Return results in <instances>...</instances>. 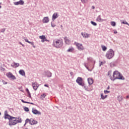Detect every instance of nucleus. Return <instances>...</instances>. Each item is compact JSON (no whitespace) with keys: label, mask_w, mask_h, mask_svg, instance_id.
I'll return each mask as SVG.
<instances>
[{"label":"nucleus","mask_w":129,"mask_h":129,"mask_svg":"<svg viewBox=\"0 0 129 129\" xmlns=\"http://www.w3.org/2000/svg\"><path fill=\"white\" fill-rule=\"evenodd\" d=\"M108 76H110V71L108 72Z\"/></svg>","instance_id":"603ef678"},{"label":"nucleus","mask_w":129,"mask_h":129,"mask_svg":"<svg viewBox=\"0 0 129 129\" xmlns=\"http://www.w3.org/2000/svg\"><path fill=\"white\" fill-rule=\"evenodd\" d=\"M25 123L27 124V123H29L30 124L31 123V119H29V118H27L26 120H25Z\"/></svg>","instance_id":"393cba45"},{"label":"nucleus","mask_w":129,"mask_h":129,"mask_svg":"<svg viewBox=\"0 0 129 129\" xmlns=\"http://www.w3.org/2000/svg\"><path fill=\"white\" fill-rule=\"evenodd\" d=\"M46 75L47 77H52V73L50 72H47L46 73Z\"/></svg>","instance_id":"412c9836"},{"label":"nucleus","mask_w":129,"mask_h":129,"mask_svg":"<svg viewBox=\"0 0 129 129\" xmlns=\"http://www.w3.org/2000/svg\"><path fill=\"white\" fill-rule=\"evenodd\" d=\"M46 96H47V95L46 94V93H43L41 95L40 98L42 99V100H43L44 98H45V97H46Z\"/></svg>","instance_id":"5701e85b"},{"label":"nucleus","mask_w":129,"mask_h":129,"mask_svg":"<svg viewBox=\"0 0 129 129\" xmlns=\"http://www.w3.org/2000/svg\"><path fill=\"white\" fill-rule=\"evenodd\" d=\"M19 73L20 74V75H22V76H25L26 75L25 71H24V70H20L19 71Z\"/></svg>","instance_id":"a211bd4d"},{"label":"nucleus","mask_w":129,"mask_h":129,"mask_svg":"<svg viewBox=\"0 0 129 129\" xmlns=\"http://www.w3.org/2000/svg\"><path fill=\"white\" fill-rule=\"evenodd\" d=\"M58 17L59 14H58V13H54L52 16V21L54 22Z\"/></svg>","instance_id":"ddd939ff"},{"label":"nucleus","mask_w":129,"mask_h":129,"mask_svg":"<svg viewBox=\"0 0 129 129\" xmlns=\"http://www.w3.org/2000/svg\"><path fill=\"white\" fill-rule=\"evenodd\" d=\"M2 3H0V5H2Z\"/></svg>","instance_id":"69168bd1"},{"label":"nucleus","mask_w":129,"mask_h":129,"mask_svg":"<svg viewBox=\"0 0 129 129\" xmlns=\"http://www.w3.org/2000/svg\"><path fill=\"white\" fill-rule=\"evenodd\" d=\"M101 48L103 51H105L106 50H107V47L104 45H101Z\"/></svg>","instance_id":"bb28decb"},{"label":"nucleus","mask_w":129,"mask_h":129,"mask_svg":"<svg viewBox=\"0 0 129 129\" xmlns=\"http://www.w3.org/2000/svg\"><path fill=\"white\" fill-rule=\"evenodd\" d=\"M28 43L29 44H31V45H32V46L33 47V48H36V46H35V44H34V42L29 41V42Z\"/></svg>","instance_id":"c85d7f7f"},{"label":"nucleus","mask_w":129,"mask_h":129,"mask_svg":"<svg viewBox=\"0 0 129 129\" xmlns=\"http://www.w3.org/2000/svg\"><path fill=\"white\" fill-rule=\"evenodd\" d=\"M0 9H2V6L0 5Z\"/></svg>","instance_id":"680f3d73"},{"label":"nucleus","mask_w":129,"mask_h":129,"mask_svg":"<svg viewBox=\"0 0 129 129\" xmlns=\"http://www.w3.org/2000/svg\"><path fill=\"white\" fill-rule=\"evenodd\" d=\"M21 102H23V103H29L28 102H27L26 101H24V100L22 99Z\"/></svg>","instance_id":"ea45409f"},{"label":"nucleus","mask_w":129,"mask_h":129,"mask_svg":"<svg viewBox=\"0 0 129 129\" xmlns=\"http://www.w3.org/2000/svg\"><path fill=\"white\" fill-rule=\"evenodd\" d=\"M32 87L34 90H35V91H36V90L38 89V88L39 87V86H40V85H39V84H38L37 82L32 83Z\"/></svg>","instance_id":"9b49d317"},{"label":"nucleus","mask_w":129,"mask_h":129,"mask_svg":"<svg viewBox=\"0 0 129 129\" xmlns=\"http://www.w3.org/2000/svg\"><path fill=\"white\" fill-rule=\"evenodd\" d=\"M81 35L83 38H89V34L88 33H85L84 34L83 32H82Z\"/></svg>","instance_id":"6ab92c4d"},{"label":"nucleus","mask_w":129,"mask_h":129,"mask_svg":"<svg viewBox=\"0 0 129 129\" xmlns=\"http://www.w3.org/2000/svg\"><path fill=\"white\" fill-rule=\"evenodd\" d=\"M19 44H20V45H22V46L25 47V45H24L23 43H22V42H19Z\"/></svg>","instance_id":"09e8293b"},{"label":"nucleus","mask_w":129,"mask_h":129,"mask_svg":"<svg viewBox=\"0 0 129 129\" xmlns=\"http://www.w3.org/2000/svg\"><path fill=\"white\" fill-rule=\"evenodd\" d=\"M76 82L80 85V86H82V87L84 86L85 83L84 81H83V79L81 77H78L76 81Z\"/></svg>","instance_id":"423d86ee"},{"label":"nucleus","mask_w":129,"mask_h":129,"mask_svg":"<svg viewBox=\"0 0 129 129\" xmlns=\"http://www.w3.org/2000/svg\"><path fill=\"white\" fill-rule=\"evenodd\" d=\"M110 67H114V66H115V64L113 62H111L110 63Z\"/></svg>","instance_id":"2f4dec72"},{"label":"nucleus","mask_w":129,"mask_h":129,"mask_svg":"<svg viewBox=\"0 0 129 129\" xmlns=\"http://www.w3.org/2000/svg\"><path fill=\"white\" fill-rule=\"evenodd\" d=\"M4 118L5 119H9V125L13 126V125H16L17 123H21V120H18V117H15L8 113V110H6L4 112Z\"/></svg>","instance_id":"f257e3e1"},{"label":"nucleus","mask_w":129,"mask_h":129,"mask_svg":"<svg viewBox=\"0 0 129 129\" xmlns=\"http://www.w3.org/2000/svg\"><path fill=\"white\" fill-rule=\"evenodd\" d=\"M110 80H112V81H113V79H112V77H111V75H110Z\"/></svg>","instance_id":"49530a36"},{"label":"nucleus","mask_w":129,"mask_h":129,"mask_svg":"<svg viewBox=\"0 0 129 129\" xmlns=\"http://www.w3.org/2000/svg\"><path fill=\"white\" fill-rule=\"evenodd\" d=\"M70 74H71V75H73V72H71Z\"/></svg>","instance_id":"4d7b16f0"},{"label":"nucleus","mask_w":129,"mask_h":129,"mask_svg":"<svg viewBox=\"0 0 129 129\" xmlns=\"http://www.w3.org/2000/svg\"><path fill=\"white\" fill-rule=\"evenodd\" d=\"M114 34H117V31L114 30Z\"/></svg>","instance_id":"3c124183"},{"label":"nucleus","mask_w":129,"mask_h":129,"mask_svg":"<svg viewBox=\"0 0 129 129\" xmlns=\"http://www.w3.org/2000/svg\"><path fill=\"white\" fill-rule=\"evenodd\" d=\"M64 42H65L66 44H68L69 43V42H70V40H69V39H67V37H65L64 38Z\"/></svg>","instance_id":"b1692460"},{"label":"nucleus","mask_w":129,"mask_h":129,"mask_svg":"<svg viewBox=\"0 0 129 129\" xmlns=\"http://www.w3.org/2000/svg\"><path fill=\"white\" fill-rule=\"evenodd\" d=\"M101 99H103V100L105 99L104 96L103 95V94H102V93L101 94Z\"/></svg>","instance_id":"e433bc0d"},{"label":"nucleus","mask_w":129,"mask_h":129,"mask_svg":"<svg viewBox=\"0 0 129 129\" xmlns=\"http://www.w3.org/2000/svg\"><path fill=\"white\" fill-rule=\"evenodd\" d=\"M97 21L98 22H103V21H105V20L101 19V16L99 15V16H98V17L97 18Z\"/></svg>","instance_id":"aec40b11"},{"label":"nucleus","mask_w":129,"mask_h":129,"mask_svg":"<svg viewBox=\"0 0 129 129\" xmlns=\"http://www.w3.org/2000/svg\"><path fill=\"white\" fill-rule=\"evenodd\" d=\"M13 4L15 5V6H19L20 5V6H23V5L25 4V2L23 0H20L18 2H14Z\"/></svg>","instance_id":"9d476101"},{"label":"nucleus","mask_w":129,"mask_h":129,"mask_svg":"<svg viewBox=\"0 0 129 129\" xmlns=\"http://www.w3.org/2000/svg\"><path fill=\"white\" fill-rule=\"evenodd\" d=\"M114 56V51L112 49H109L105 55L107 59H112Z\"/></svg>","instance_id":"39448f33"},{"label":"nucleus","mask_w":129,"mask_h":129,"mask_svg":"<svg viewBox=\"0 0 129 129\" xmlns=\"http://www.w3.org/2000/svg\"><path fill=\"white\" fill-rule=\"evenodd\" d=\"M103 64V62L102 61H101L100 62V63H99V67H101V65H102Z\"/></svg>","instance_id":"37998d69"},{"label":"nucleus","mask_w":129,"mask_h":129,"mask_svg":"<svg viewBox=\"0 0 129 129\" xmlns=\"http://www.w3.org/2000/svg\"><path fill=\"white\" fill-rule=\"evenodd\" d=\"M111 25L112 27H115L116 26V23L114 21L111 22Z\"/></svg>","instance_id":"a878e982"},{"label":"nucleus","mask_w":129,"mask_h":129,"mask_svg":"<svg viewBox=\"0 0 129 129\" xmlns=\"http://www.w3.org/2000/svg\"><path fill=\"white\" fill-rule=\"evenodd\" d=\"M24 109L25 111H26L27 112H28V111H29V108H28V107H24Z\"/></svg>","instance_id":"7c9ffc66"},{"label":"nucleus","mask_w":129,"mask_h":129,"mask_svg":"<svg viewBox=\"0 0 129 129\" xmlns=\"http://www.w3.org/2000/svg\"><path fill=\"white\" fill-rule=\"evenodd\" d=\"M109 88H110V87H109V86H108L107 87V90H108V89H109Z\"/></svg>","instance_id":"5fc2aeb1"},{"label":"nucleus","mask_w":129,"mask_h":129,"mask_svg":"<svg viewBox=\"0 0 129 129\" xmlns=\"http://www.w3.org/2000/svg\"><path fill=\"white\" fill-rule=\"evenodd\" d=\"M83 4H86L88 0H81Z\"/></svg>","instance_id":"f704fd0d"},{"label":"nucleus","mask_w":129,"mask_h":129,"mask_svg":"<svg viewBox=\"0 0 129 129\" xmlns=\"http://www.w3.org/2000/svg\"><path fill=\"white\" fill-rule=\"evenodd\" d=\"M44 86L45 87H49V85L48 84H45Z\"/></svg>","instance_id":"8fccbe9b"},{"label":"nucleus","mask_w":129,"mask_h":129,"mask_svg":"<svg viewBox=\"0 0 129 129\" xmlns=\"http://www.w3.org/2000/svg\"><path fill=\"white\" fill-rule=\"evenodd\" d=\"M26 124H27V123H25V124H24V126H26Z\"/></svg>","instance_id":"bf43d9fd"},{"label":"nucleus","mask_w":129,"mask_h":129,"mask_svg":"<svg viewBox=\"0 0 129 129\" xmlns=\"http://www.w3.org/2000/svg\"><path fill=\"white\" fill-rule=\"evenodd\" d=\"M121 24H123V25H128V23L126 21H122Z\"/></svg>","instance_id":"72a5a7b5"},{"label":"nucleus","mask_w":129,"mask_h":129,"mask_svg":"<svg viewBox=\"0 0 129 129\" xmlns=\"http://www.w3.org/2000/svg\"><path fill=\"white\" fill-rule=\"evenodd\" d=\"M127 26H129V24H128V25H127Z\"/></svg>","instance_id":"338daca9"},{"label":"nucleus","mask_w":129,"mask_h":129,"mask_svg":"<svg viewBox=\"0 0 129 129\" xmlns=\"http://www.w3.org/2000/svg\"><path fill=\"white\" fill-rule=\"evenodd\" d=\"M126 98H129V96H126Z\"/></svg>","instance_id":"13d9d810"},{"label":"nucleus","mask_w":129,"mask_h":129,"mask_svg":"<svg viewBox=\"0 0 129 129\" xmlns=\"http://www.w3.org/2000/svg\"><path fill=\"white\" fill-rule=\"evenodd\" d=\"M30 122L31 125H34V124H37V123H38V121L34 120L33 118H30Z\"/></svg>","instance_id":"2eb2a0df"},{"label":"nucleus","mask_w":129,"mask_h":129,"mask_svg":"<svg viewBox=\"0 0 129 129\" xmlns=\"http://www.w3.org/2000/svg\"><path fill=\"white\" fill-rule=\"evenodd\" d=\"M84 88L85 90H86V91H92L93 90V88H92V86H91V85H89L88 86H86L85 85V84H84V86L83 87Z\"/></svg>","instance_id":"1a4fd4ad"},{"label":"nucleus","mask_w":129,"mask_h":129,"mask_svg":"<svg viewBox=\"0 0 129 129\" xmlns=\"http://www.w3.org/2000/svg\"><path fill=\"white\" fill-rule=\"evenodd\" d=\"M88 62H84V66L88 70V71H92V69L94 68V65L95 64V60L91 57L87 58Z\"/></svg>","instance_id":"f03ea898"},{"label":"nucleus","mask_w":129,"mask_h":129,"mask_svg":"<svg viewBox=\"0 0 129 129\" xmlns=\"http://www.w3.org/2000/svg\"><path fill=\"white\" fill-rule=\"evenodd\" d=\"M24 40H25V42H26L27 43H29V42H30V41L28 40V39H26V38H25Z\"/></svg>","instance_id":"c03bdc74"},{"label":"nucleus","mask_w":129,"mask_h":129,"mask_svg":"<svg viewBox=\"0 0 129 129\" xmlns=\"http://www.w3.org/2000/svg\"><path fill=\"white\" fill-rule=\"evenodd\" d=\"M15 68H17V67H19L20 66V63L17 62H14Z\"/></svg>","instance_id":"cd10ccee"},{"label":"nucleus","mask_w":129,"mask_h":129,"mask_svg":"<svg viewBox=\"0 0 129 129\" xmlns=\"http://www.w3.org/2000/svg\"><path fill=\"white\" fill-rule=\"evenodd\" d=\"M74 51V48L71 47L69 48L67 50V52H70V53H72Z\"/></svg>","instance_id":"4be33fe9"},{"label":"nucleus","mask_w":129,"mask_h":129,"mask_svg":"<svg viewBox=\"0 0 129 129\" xmlns=\"http://www.w3.org/2000/svg\"><path fill=\"white\" fill-rule=\"evenodd\" d=\"M2 82L3 83V84H4V85L8 84V82L5 81V80H2Z\"/></svg>","instance_id":"79ce46f5"},{"label":"nucleus","mask_w":129,"mask_h":129,"mask_svg":"<svg viewBox=\"0 0 129 129\" xmlns=\"http://www.w3.org/2000/svg\"><path fill=\"white\" fill-rule=\"evenodd\" d=\"M53 46L55 48H61L63 46V41L59 39L53 40Z\"/></svg>","instance_id":"20e7f679"},{"label":"nucleus","mask_w":129,"mask_h":129,"mask_svg":"<svg viewBox=\"0 0 129 129\" xmlns=\"http://www.w3.org/2000/svg\"><path fill=\"white\" fill-rule=\"evenodd\" d=\"M88 84L89 85H92V84H93V79L91 78H88Z\"/></svg>","instance_id":"dca6fc26"},{"label":"nucleus","mask_w":129,"mask_h":129,"mask_svg":"<svg viewBox=\"0 0 129 129\" xmlns=\"http://www.w3.org/2000/svg\"><path fill=\"white\" fill-rule=\"evenodd\" d=\"M27 94H28V97H29V98L32 99V96H31V93H30V92L29 93H27Z\"/></svg>","instance_id":"4c0bfd02"},{"label":"nucleus","mask_w":129,"mask_h":129,"mask_svg":"<svg viewBox=\"0 0 129 129\" xmlns=\"http://www.w3.org/2000/svg\"><path fill=\"white\" fill-rule=\"evenodd\" d=\"M5 31H6L5 28H3V29H1V33H5Z\"/></svg>","instance_id":"a19ab883"},{"label":"nucleus","mask_w":129,"mask_h":129,"mask_svg":"<svg viewBox=\"0 0 129 129\" xmlns=\"http://www.w3.org/2000/svg\"><path fill=\"white\" fill-rule=\"evenodd\" d=\"M28 104H32V105H34V103H32V102H28V103H27Z\"/></svg>","instance_id":"de8ad7c7"},{"label":"nucleus","mask_w":129,"mask_h":129,"mask_svg":"<svg viewBox=\"0 0 129 129\" xmlns=\"http://www.w3.org/2000/svg\"><path fill=\"white\" fill-rule=\"evenodd\" d=\"M107 97V95H105L104 96V98H105H105H106Z\"/></svg>","instance_id":"6e6d98bb"},{"label":"nucleus","mask_w":129,"mask_h":129,"mask_svg":"<svg viewBox=\"0 0 129 129\" xmlns=\"http://www.w3.org/2000/svg\"><path fill=\"white\" fill-rule=\"evenodd\" d=\"M17 120H20L21 122H22V121H23V119L21 118V117H17Z\"/></svg>","instance_id":"58836bf2"},{"label":"nucleus","mask_w":129,"mask_h":129,"mask_svg":"<svg viewBox=\"0 0 129 129\" xmlns=\"http://www.w3.org/2000/svg\"><path fill=\"white\" fill-rule=\"evenodd\" d=\"M60 27L62 28V27H63V26L61 25Z\"/></svg>","instance_id":"0e129e2a"},{"label":"nucleus","mask_w":129,"mask_h":129,"mask_svg":"<svg viewBox=\"0 0 129 129\" xmlns=\"http://www.w3.org/2000/svg\"><path fill=\"white\" fill-rule=\"evenodd\" d=\"M91 24L93 25V26H97V23L94 22V21H91Z\"/></svg>","instance_id":"c756f323"},{"label":"nucleus","mask_w":129,"mask_h":129,"mask_svg":"<svg viewBox=\"0 0 129 129\" xmlns=\"http://www.w3.org/2000/svg\"><path fill=\"white\" fill-rule=\"evenodd\" d=\"M6 75L8 78H10L12 80H16L17 79V78H16V76H15L11 72L7 73L6 74Z\"/></svg>","instance_id":"6e6552de"},{"label":"nucleus","mask_w":129,"mask_h":129,"mask_svg":"<svg viewBox=\"0 0 129 129\" xmlns=\"http://www.w3.org/2000/svg\"><path fill=\"white\" fill-rule=\"evenodd\" d=\"M11 67H14V66L13 64H11Z\"/></svg>","instance_id":"052dcab7"},{"label":"nucleus","mask_w":129,"mask_h":129,"mask_svg":"<svg viewBox=\"0 0 129 129\" xmlns=\"http://www.w3.org/2000/svg\"><path fill=\"white\" fill-rule=\"evenodd\" d=\"M25 90H26V92H27V93H29V92H30V91H29V89H28V88H26Z\"/></svg>","instance_id":"a18cd8bd"},{"label":"nucleus","mask_w":129,"mask_h":129,"mask_svg":"<svg viewBox=\"0 0 129 129\" xmlns=\"http://www.w3.org/2000/svg\"><path fill=\"white\" fill-rule=\"evenodd\" d=\"M2 115V113L0 112V115Z\"/></svg>","instance_id":"e2e57ef3"},{"label":"nucleus","mask_w":129,"mask_h":129,"mask_svg":"<svg viewBox=\"0 0 129 129\" xmlns=\"http://www.w3.org/2000/svg\"><path fill=\"white\" fill-rule=\"evenodd\" d=\"M113 81L116 80V79H119V80H124L125 79L124 77L122 76V75H121L120 73L118 71H114L113 73Z\"/></svg>","instance_id":"7ed1b4c3"},{"label":"nucleus","mask_w":129,"mask_h":129,"mask_svg":"<svg viewBox=\"0 0 129 129\" xmlns=\"http://www.w3.org/2000/svg\"><path fill=\"white\" fill-rule=\"evenodd\" d=\"M42 22L44 24L49 23V17H44L43 19Z\"/></svg>","instance_id":"f3484780"},{"label":"nucleus","mask_w":129,"mask_h":129,"mask_svg":"<svg viewBox=\"0 0 129 129\" xmlns=\"http://www.w3.org/2000/svg\"><path fill=\"white\" fill-rule=\"evenodd\" d=\"M74 45H76L78 50H79V51H83V50H84V47L83 46L82 44L75 42Z\"/></svg>","instance_id":"0eeeda50"},{"label":"nucleus","mask_w":129,"mask_h":129,"mask_svg":"<svg viewBox=\"0 0 129 129\" xmlns=\"http://www.w3.org/2000/svg\"><path fill=\"white\" fill-rule=\"evenodd\" d=\"M104 94H107V93H110V91L107 90L104 91Z\"/></svg>","instance_id":"473e14b6"},{"label":"nucleus","mask_w":129,"mask_h":129,"mask_svg":"<svg viewBox=\"0 0 129 129\" xmlns=\"http://www.w3.org/2000/svg\"><path fill=\"white\" fill-rule=\"evenodd\" d=\"M39 38H40V39H41V42H42V43H44V42H49V41L48 39H47V38H46V37L45 36V35L40 36Z\"/></svg>","instance_id":"f8f14e48"},{"label":"nucleus","mask_w":129,"mask_h":129,"mask_svg":"<svg viewBox=\"0 0 129 129\" xmlns=\"http://www.w3.org/2000/svg\"><path fill=\"white\" fill-rule=\"evenodd\" d=\"M51 26L52 28H54V27H56V25H55V24H54V23L53 22L51 23Z\"/></svg>","instance_id":"c9c22d12"},{"label":"nucleus","mask_w":129,"mask_h":129,"mask_svg":"<svg viewBox=\"0 0 129 129\" xmlns=\"http://www.w3.org/2000/svg\"><path fill=\"white\" fill-rule=\"evenodd\" d=\"M32 113L33 114H39L41 115V112L39 111L38 110L35 109V108H32Z\"/></svg>","instance_id":"4468645a"},{"label":"nucleus","mask_w":129,"mask_h":129,"mask_svg":"<svg viewBox=\"0 0 129 129\" xmlns=\"http://www.w3.org/2000/svg\"><path fill=\"white\" fill-rule=\"evenodd\" d=\"M91 9H92V10H94V9H95V7H94V6H92Z\"/></svg>","instance_id":"864d4df0"}]
</instances>
